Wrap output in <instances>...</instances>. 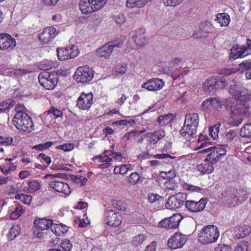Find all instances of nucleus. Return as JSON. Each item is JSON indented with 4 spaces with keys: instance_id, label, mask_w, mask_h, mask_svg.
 I'll return each mask as SVG.
<instances>
[{
    "instance_id": "1",
    "label": "nucleus",
    "mask_w": 251,
    "mask_h": 251,
    "mask_svg": "<svg viewBox=\"0 0 251 251\" xmlns=\"http://www.w3.org/2000/svg\"><path fill=\"white\" fill-rule=\"evenodd\" d=\"M18 105L15 108L17 113L12 120L13 124L20 131L31 132L34 126L31 118L22 110H18Z\"/></svg>"
},
{
    "instance_id": "2",
    "label": "nucleus",
    "mask_w": 251,
    "mask_h": 251,
    "mask_svg": "<svg viewBox=\"0 0 251 251\" xmlns=\"http://www.w3.org/2000/svg\"><path fill=\"white\" fill-rule=\"evenodd\" d=\"M199 124V117L197 113L187 114L185 116L184 124L180 134L183 137H192L197 132V127Z\"/></svg>"
},
{
    "instance_id": "3",
    "label": "nucleus",
    "mask_w": 251,
    "mask_h": 251,
    "mask_svg": "<svg viewBox=\"0 0 251 251\" xmlns=\"http://www.w3.org/2000/svg\"><path fill=\"white\" fill-rule=\"evenodd\" d=\"M237 102V104L231 106L230 108L233 120L230 122L229 124L235 126H238L242 123V118L237 117V119H235L233 117V116L239 115L247 117L250 115L248 104L247 103V101L238 100Z\"/></svg>"
},
{
    "instance_id": "4",
    "label": "nucleus",
    "mask_w": 251,
    "mask_h": 251,
    "mask_svg": "<svg viewBox=\"0 0 251 251\" xmlns=\"http://www.w3.org/2000/svg\"><path fill=\"white\" fill-rule=\"evenodd\" d=\"M219 236L217 227L214 225H208L203 227L201 231L198 241L203 244H207L216 241Z\"/></svg>"
},
{
    "instance_id": "5",
    "label": "nucleus",
    "mask_w": 251,
    "mask_h": 251,
    "mask_svg": "<svg viewBox=\"0 0 251 251\" xmlns=\"http://www.w3.org/2000/svg\"><path fill=\"white\" fill-rule=\"evenodd\" d=\"M227 84L224 77L210 76L203 82L202 88L205 92L214 93L218 90L225 88Z\"/></svg>"
},
{
    "instance_id": "6",
    "label": "nucleus",
    "mask_w": 251,
    "mask_h": 251,
    "mask_svg": "<svg viewBox=\"0 0 251 251\" xmlns=\"http://www.w3.org/2000/svg\"><path fill=\"white\" fill-rule=\"evenodd\" d=\"M230 85L229 92L235 99L238 101H247L251 99V95L249 94L248 90L238 83L235 79L232 80Z\"/></svg>"
},
{
    "instance_id": "7",
    "label": "nucleus",
    "mask_w": 251,
    "mask_h": 251,
    "mask_svg": "<svg viewBox=\"0 0 251 251\" xmlns=\"http://www.w3.org/2000/svg\"><path fill=\"white\" fill-rule=\"evenodd\" d=\"M40 84L47 90H52L56 86L58 77L55 74H50L47 71L40 73L38 75Z\"/></svg>"
},
{
    "instance_id": "8",
    "label": "nucleus",
    "mask_w": 251,
    "mask_h": 251,
    "mask_svg": "<svg viewBox=\"0 0 251 251\" xmlns=\"http://www.w3.org/2000/svg\"><path fill=\"white\" fill-rule=\"evenodd\" d=\"M246 45H236L231 48L229 55V59H235L238 58H242L251 54L248 51H251V40L250 39H246Z\"/></svg>"
},
{
    "instance_id": "9",
    "label": "nucleus",
    "mask_w": 251,
    "mask_h": 251,
    "mask_svg": "<svg viewBox=\"0 0 251 251\" xmlns=\"http://www.w3.org/2000/svg\"><path fill=\"white\" fill-rule=\"evenodd\" d=\"M74 78L82 83L90 82L94 77V72L88 66L78 67L74 75Z\"/></svg>"
},
{
    "instance_id": "10",
    "label": "nucleus",
    "mask_w": 251,
    "mask_h": 251,
    "mask_svg": "<svg viewBox=\"0 0 251 251\" xmlns=\"http://www.w3.org/2000/svg\"><path fill=\"white\" fill-rule=\"evenodd\" d=\"M183 219L179 213L174 214L173 216L163 219L158 223V227L166 228H176Z\"/></svg>"
},
{
    "instance_id": "11",
    "label": "nucleus",
    "mask_w": 251,
    "mask_h": 251,
    "mask_svg": "<svg viewBox=\"0 0 251 251\" xmlns=\"http://www.w3.org/2000/svg\"><path fill=\"white\" fill-rule=\"evenodd\" d=\"M186 198V195L182 193H179L175 196H172L168 199L166 206L167 208L171 209L179 208L183 205Z\"/></svg>"
},
{
    "instance_id": "12",
    "label": "nucleus",
    "mask_w": 251,
    "mask_h": 251,
    "mask_svg": "<svg viewBox=\"0 0 251 251\" xmlns=\"http://www.w3.org/2000/svg\"><path fill=\"white\" fill-rule=\"evenodd\" d=\"M105 222L111 226H118L122 222L121 215L113 210H107L105 212Z\"/></svg>"
},
{
    "instance_id": "13",
    "label": "nucleus",
    "mask_w": 251,
    "mask_h": 251,
    "mask_svg": "<svg viewBox=\"0 0 251 251\" xmlns=\"http://www.w3.org/2000/svg\"><path fill=\"white\" fill-rule=\"evenodd\" d=\"M187 240L186 236L181 233H176L174 236L168 241V246L172 249L182 248Z\"/></svg>"
},
{
    "instance_id": "14",
    "label": "nucleus",
    "mask_w": 251,
    "mask_h": 251,
    "mask_svg": "<svg viewBox=\"0 0 251 251\" xmlns=\"http://www.w3.org/2000/svg\"><path fill=\"white\" fill-rule=\"evenodd\" d=\"M15 39L8 34H0V50L10 51L16 46Z\"/></svg>"
},
{
    "instance_id": "15",
    "label": "nucleus",
    "mask_w": 251,
    "mask_h": 251,
    "mask_svg": "<svg viewBox=\"0 0 251 251\" xmlns=\"http://www.w3.org/2000/svg\"><path fill=\"white\" fill-rule=\"evenodd\" d=\"M207 201V198H201L198 201H187L185 202V206L190 211L198 212L204 209Z\"/></svg>"
},
{
    "instance_id": "16",
    "label": "nucleus",
    "mask_w": 251,
    "mask_h": 251,
    "mask_svg": "<svg viewBox=\"0 0 251 251\" xmlns=\"http://www.w3.org/2000/svg\"><path fill=\"white\" fill-rule=\"evenodd\" d=\"M93 100V95L92 93H82L77 99V105L82 110L88 109L92 105Z\"/></svg>"
},
{
    "instance_id": "17",
    "label": "nucleus",
    "mask_w": 251,
    "mask_h": 251,
    "mask_svg": "<svg viewBox=\"0 0 251 251\" xmlns=\"http://www.w3.org/2000/svg\"><path fill=\"white\" fill-rule=\"evenodd\" d=\"M58 33L56 29L53 26H49L45 28L44 31L39 35V40L44 44L49 43L51 39L53 38Z\"/></svg>"
},
{
    "instance_id": "18",
    "label": "nucleus",
    "mask_w": 251,
    "mask_h": 251,
    "mask_svg": "<svg viewBox=\"0 0 251 251\" xmlns=\"http://www.w3.org/2000/svg\"><path fill=\"white\" fill-rule=\"evenodd\" d=\"M49 186L56 191L65 195H69L71 192L70 187L68 184L56 179L50 182Z\"/></svg>"
},
{
    "instance_id": "19",
    "label": "nucleus",
    "mask_w": 251,
    "mask_h": 251,
    "mask_svg": "<svg viewBox=\"0 0 251 251\" xmlns=\"http://www.w3.org/2000/svg\"><path fill=\"white\" fill-rule=\"evenodd\" d=\"M222 106V102L218 98H210L203 101L201 104V109L205 111L210 107L218 109Z\"/></svg>"
},
{
    "instance_id": "20",
    "label": "nucleus",
    "mask_w": 251,
    "mask_h": 251,
    "mask_svg": "<svg viewBox=\"0 0 251 251\" xmlns=\"http://www.w3.org/2000/svg\"><path fill=\"white\" fill-rule=\"evenodd\" d=\"M164 85V82L159 78H152L143 83L142 87L150 91H157Z\"/></svg>"
},
{
    "instance_id": "21",
    "label": "nucleus",
    "mask_w": 251,
    "mask_h": 251,
    "mask_svg": "<svg viewBox=\"0 0 251 251\" xmlns=\"http://www.w3.org/2000/svg\"><path fill=\"white\" fill-rule=\"evenodd\" d=\"M92 0H81L79 1V9L82 13L87 14L91 13L93 12L98 11L99 9L97 6L95 7V5L93 4L94 2H92Z\"/></svg>"
},
{
    "instance_id": "22",
    "label": "nucleus",
    "mask_w": 251,
    "mask_h": 251,
    "mask_svg": "<svg viewBox=\"0 0 251 251\" xmlns=\"http://www.w3.org/2000/svg\"><path fill=\"white\" fill-rule=\"evenodd\" d=\"M251 232V227L246 225H241L235 227L234 237L236 239L244 238L249 235Z\"/></svg>"
},
{
    "instance_id": "23",
    "label": "nucleus",
    "mask_w": 251,
    "mask_h": 251,
    "mask_svg": "<svg viewBox=\"0 0 251 251\" xmlns=\"http://www.w3.org/2000/svg\"><path fill=\"white\" fill-rule=\"evenodd\" d=\"M75 48V46H73L71 48H59L57 49V55L58 59L60 60H66L71 58V50Z\"/></svg>"
},
{
    "instance_id": "24",
    "label": "nucleus",
    "mask_w": 251,
    "mask_h": 251,
    "mask_svg": "<svg viewBox=\"0 0 251 251\" xmlns=\"http://www.w3.org/2000/svg\"><path fill=\"white\" fill-rule=\"evenodd\" d=\"M52 220L43 218L41 219H35L34 222V225L37 227L41 230L49 229L52 226Z\"/></svg>"
},
{
    "instance_id": "25",
    "label": "nucleus",
    "mask_w": 251,
    "mask_h": 251,
    "mask_svg": "<svg viewBox=\"0 0 251 251\" xmlns=\"http://www.w3.org/2000/svg\"><path fill=\"white\" fill-rule=\"evenodd\" d=\"M112 46H110L108 44H106L103 47L97 50L96 53L100 57L108 58L112 51Z\"/></svg>"
},
{
    "instance_id": "26",
    "label": "nucleus",
    "mask_w": 251,
    "mask_h": 251,
    "mask_svg": "<svg viewBox=\"0 0 251 251\" xmlns=\"http://www.w3.org/2000/svg\"><path fill=\"white\" fill-rule=\"evenodd\" d=\"M144 29H140L138 33L133 36L135 43L140 47H143L147 42L146 36L144 34Z\"/></svg>"
},
{
    "instance_id": "27",
    "label": "nucleus",
    "mask_w": 251,
    "mask_h": 251,
    "mask_svg": "<svg viewBox=\"0 0 251 251\" xmlns=\"http://www.w3.org/2000/svg\"><path fill=\"white\" fill-rule=\"evenodd\" d=\"M197 168L202 175L209 174L214 170L213 164L209 162L198 165Z\"/></svg>"
},
{
    "instance_id": "28",
    "label": "nucleus",
    "mask_w": 251,
    "mask_h": 251,
    "mask_svg": "<svg viewBox=\"0 0 251 251\" xmlns=\"http://www.w3.org/2000/svg\"><path fill=\"white\" fill-rule=\"evenodd\" d=\"M151 0H127L126 6L127 8L144 7L145 5Z\"/></svg>"
},
{
    "instance_id": "29",
    "label": "nucleus",
    "mask_w": 251,
    "mask_h": 251,
    "mask_svg": "<svg viewBox=\"0 0 251 251\" xmlns=\"http://www.w3.org/2000/svg\"><path fill=\"white\" fill-rule=\"evenodd\" d=\"M215 20L220 23L221 26H226L228 25L230 22L229 15L226 13H218L216 16Z\"/></svg>"
},
{
    "instance_id": "30",
    "label": "nucleus",
    "mask_w": 251,
    "mask_h": 251,
    "mask_svg": "<svg viewBox=\"0 0 251 251\" xmlns=\"http://www.w3.org/2000/svg\"><path fill=\"white\" fill-rule=\"evenodd\" d=\"M165 135V131L160 129L158 131H155L151 134L150 136L149 144H156L159 140L162 139Z\"/></svg>"
},
{
    "instance_id": "31",
    "label": "nucleus",
    "mask_w": 251,
    "mask_h": 251,
    "mask_svg": "<svg viewBox=\"0 0 251 251\" xmlns=\"http://www.w3.org/2000/svg\"><path fill=\"white\" fill-rule=\"evenodd\" d=\"M50 228V232L52 233V235H50V237H52V243L55 244V242L56 243H57L58 238L57 235H60L61 234L60 225L56 224L53 225L52 223Z\"/></svg>"
},
{
    "instance_id": "32",
    "label": "nucleus",
    "mask_w": 251,
    "mask_h": 251,
    "mask_svg": "<svg viewBox=\"0 0 251 251\" xmlns=\"http://www.w3.org/2000/svg\"><path fill=\"white\" fill-rule=\"evenodd\" d=\"M240 69L243 71V70L248 71L245 75L248 79H251V60H246L239 65Z\"/></svg>"
},
{
    "instance_id": "33",
    "label": "nucleus",
    "mask_w": 251,
    "mask_h": 251,
    "mask_svg": "<svg viewBox=\"0 0 251 251\" xmlns=\"http://www.w3.org/2000/svg\"><path fill=\"white\" fill-rule=\"evenodd\" d=\"M173 119V114L170 113L161 115L158 117L157 122L161 126H164L169 123Z\"/></svg>"
},
{
    "instance_id": "34",
    "label": "nucleus",
    "mask_w": 251,
    "mask_h": 251,
    "mask_svg": "<svg viewBox=\"0 0 251 251\" xmlns=\"http://www.w3.org/2000/svg\"><path fill=\"white\" fill-rule=\"evenodd\" d=\"M221 123H218L209 128L210 135L213 139H217L219 137Z\"/></svg>"
},
{
    "instance_id": "35",
    "label": "nucleus",
    "mask_w": 251,
    "mask_h": 251,
    "mask_svg": "<svg viewBox=\"0 0 251 251\" xmlns=\"http://www.w3.org/2000/svg\"><path fill=\"white\" fill-rule=\"evenodd\" d=\"M220 160V157L214 150H212L205 159V162H210L212 164L216 163Z\"/></svg>"
},
{
    "instance_id": "36",
    "label": "nucleus",
    "mask_w": 251,
    "mask_h": 251,
    "mask_svg": "<svg viewBox=\"0 0 251 251\" xmlns=\"http://www.w3.org/2000/svg\"><path fill=\"white\" fill-rule=\"evenodd\" d=\"M240 135L244 138L251 137V123L246 124L241 128Z\"/></svg>"
},
{
    "instance_id": "37",
    "label": "nucleus",
    "mask_w": 251,
    "mask_h": 251,
    "mask_svg": "<svg viewBox=\"0 0 251 251\" xmlns=\"http://www.w3.org/2000/svg\"><path fill=\"white\" fill-rule=\"evenodd\" d=\"M126 39V37L125 36H121L119 38H117L111 41V45H109L110 46H112V49L115 47L120 48L123 45L124 42Z\"/></svg>"
},
{
    "instance_id": "38",
    "label": "nucleus",
    "mask_w": 251,
    "mask_h": 251,
    "mask_svg": "<svg viewBox=\"0 0 251 251\" xmlns=\"http://www.w3.org/2000/svg\"><path fill=\"white\" fill-rule=\"evenodd\" d=\"M19 230L20 227L18 225L12 226L8 234L10 240L14 239L19 234Z\"/></svg>"
},
{
    "instance_id": "39",
    "label": "nucleus",
    "mask_w": 251,
    "mask_h": 251,
    "mask_svg": "<svg viewBox=\"0 0 251 251\" xmlns=\"http://www.w3.org/2000/svg\"><path fill=\"white\" fill-rule=\"evenodd\" d=\"M16 200H20L25 204H29L31 201L32 197L24 194H16L15 197Z\"/></svg>"
},
{
    "instance_id": "40",
    "label": "nucleus",
    "mask_w": 251,
    "mask_h": 251,
    "mask_svg": "<svg viewBox=\"0 0 251 251\" xmlns=\"http://www.w3.org/2000/svg\"><path fill=\"white\" fill-rule=\"evenodd\" d=\"M146 236L143 234H139L137 236H135L132 241L133 245L138 246L141 245L146 240Z\"/></svg>"
},
{
    "instance_id": "41",
    "label": "nucleus",
    "mask_w": 251,
    "mask_h": 251,
    "mask_svg": "<svg viewBox=\"0 0 251 251\" xmlns=\"http://www.w3.org/2000/svg\"><path fill=\"white\" fill-rule=\"evenodd\" d=\"M249 243L243 240L240 242L235 248L233 251H248Z\"/></svg>"
},
{
    "instance_id": "42",
    "label": "nucleus",
    "mask_w": 251,
    "mask_h": 251,
    "mask_svg": "<svg viewBox=\"0 0 251 251\" xmlns=\"http://www.w3.org/2000/svg\"><path fill=\"white\" fill-rule=\"evenodd\" d=\"M67 179L73 180V181H76L78 179L80 180V186H83L87 181V178L85 177H83L81 176H77L74 175H68Z\"/></svg>"
},
{
    "instance_id": "43",
    "label": "nucleus",
    "mask_w": 251,
    "mask_h": 251,
    "mask_svg": "<svg viewBox=\"0 0 251 251\" xmlns=\"http://www.w3.org/2000/svg\"><path fill=\"white\" fill-rule=\"evenodd\" d=\"M24 212L25 210L21 206H17L10 214V218L14 220L17 219Z\"/></svg>"
},
{
    "instance_id": "44",
    "label": "nucleus",
    "mask_w": 251,
    "mask_h": 251,
    "mask_svg": "<svg viewBox=\"0 0 251 251\" xmlns=\"http://www.w3.org/2000/svg\"><path fill=\"white\" fill-rule=\"evenodd\" d=\"M46 112L47 113L48 115H52L54 117V118L55 119H56L59 117H61L63 115L62 112L60 110L55 108L54 107H51Z\"/></svg>"
},
{
    "instance_id": "45",
    "label": "nucleus",
    "mask_w": 251,
    "mask_h": 251,
    "mask_svg": "<svg viewBox=\"0 0 251 251\" xmlns=\"http://www.w3.org/2000/svg\"><path fill=\"white\" fill-rule=\"evenodd\" d=\"M72 246L73 245L71 242L69 240L66 239L61 243L60 247L62 250H58L60 251H70Z\"/></svg>"
},
{
    "instance_id": "46",
    "label": "nucleus",
    "mask_w": 251,
    "mask_h": 251,
    "mask_svg": "<svg viewBox=\"0 0 251 251\" xmlns=\"http://www.w3.org/2000/svg\"><path fill=\"white\" fill-rule=\"evenodd\" d=\"M52 144L53 143L51 142H47L44 144H41L36 145L33 148L41 151L43 150L47 149L48 148L50 147Z\"/></svg>"
},
{
    "instance_id": "47",
    "label": "nucleus",
    "mask_w": 251,
    "mask_h": 251,
    "mask_svg": "<svg viewBox=\"0 0 251 251\" xmlns=\"http://www.w3.org/2000/svg\"><path fill=\"white\" fill-rule=\"evenodd\" d=\"M29 187L33 191H35L40 189V184L39 182L35 180H30L28 182Z\"/></svg>"
},
{
    "instance_id": "48",
    "label": "nucleus",
    "mask_w": 251,
    "mask_h": 251,
    "mask_svg": "<svg viewBox=\"0 0 251 251\" xmlns=\"http://www.w3.org/2000/svg\"><path fill=\"white\" fill-rule=\"evenodd\" d=\"M13 142V138L11 137H3L0 136V145L9 146Z\"/></svg>"
},
{
    "instance_id": "49",
    "label": "nucleus",
    "mask_w": 251,
    "mask_h": 251,
    "mask_svg": "<svg viewBox=\"0 0 251 251\" xmlns=\"http://www.w3.org/2000/svg\"><path fill=\"white\" fill-rule=\"evenodd\" d=\"M74 148V144L72 143H67L58 146L56 149L63 150L64 151H70Z\"/></svg>"
},
{
    "instance_id": "50",
    "label": "nucleus",
    "mask_w": 251,
    "mask_h": 251,
    "mask_svg": "<svg viewBox=\"0 0 251 251\" xmlns=\"http://www.w3.org/2000/svg\"><path fill=\"white\" fill-rule=\"evenodd\" d=\"M140 178V177L138 173H133L129 176L128 180L131 183L136 184L139 181Z\"/></svg>"
},
{
    "instance_id": "51",
    "label": "nucleus",
    "mask_w": 251,
    "mask_h": 251,
    "mask_svg": "<svg viewBox=\"0 0 251 251\" xmlns=\"http://www.w3.org/2000/svg\"><path fill=\"white\" fill-rule=\"evenodd\" d=\"M237 135V132L234 130H230L226 134V139L228 140L229 142H231L233 139Z\"/></svg>"
},
{
    "instance_id": "52",
    "label": "nucleus",
    "mask_w": 251,
    "mask_h": 251,
    "mask_svg": "<svg viewBox=\"0 0 251 251\" xmlns=\"http://www.w3.org/2000/svg\"><path fill=\"white\" fill-rule=\"evenodd\" d=\"M66 176V174L64 173H58L56 174H48L45 176V178H50L51 180L55 179V177H58L59 178H65Z\"/></svg>"
},
{
    "instance_id": "53",
    "label": "nucleus",
    "mask_w": 251,
    "mask_h": 251,
    "mask_svg": "<svg viewBox=\"0 0 251 251\" xmlns=\"http://www.w3.org/2000/svg\"><path fill=\"white\" fill-rule=\"evenodd\" d=\"M113 205L120 210L125 211L126 209L125 204L120 201H114Z\"/></svg>"
},
{
    "instance_id": "54",
    "label": "nucleus",
    "mask_w": 251,
    "mask_h": 251,
    "mask_svg": "<svg viewBox=\"0 0 251 251\" xmlns=\"http://www.w3.org/2000/svg\"><path fill=\"white\" fill-rule=\"evenodd\" d=\"M91 1L94 2L93 4L95 5V7L97 6V8L100 10L106 4L107 0H92Z\"/></svg>"
},
{
    "instance_id": "55",
    "label": "nucleus",
    "mask_w": 251,
    "mask_h": 251,
    "mask_svg": "<svg viewBox=\"0 0 251 251\" xmlns=\"http://www.w3.org/2000/svg\"><path fill=\"white\" fill-rule=\"evenodd\" d=\"M139 131L135 130L129 132L125 134L123 138H125L126 140H129L130 138H133V137L139 136Z\"/></svg>"
},
{
    "instance_id": "56",
    "label": "nucleus",
    "mask_w": 251,
    "mask_h": 251,
    "mask_svg": "<svg viewBox=\"0 0 251 251\" xmlns=\"http://www.w3.org/2000/svg\"><path fill=\"white\" fill-rule=\"evenodd\" d=\"M98 158H99L101 162H106V163H109V162H111L112 159L111 158H110L108 156H107V155H105L104 156H101V155L94 156L93 158V160L94 161V160H95V159H97Z\"/></svg>"
},
{
    "instance_id": "57",
    "label": "nucleus",
    "mask_w": 251,
    "mask_h": 251,
    "mask_svg": "<svg viewBox=\"0 0 251 251\" xmlns=\"http://www.w3.org/2000/svg\"><path fill=\"white\" fill-rule=\"evenodd\" d=\"M182 187L184 189L190 191H197L201 189L200 187H197L193 185H190L187 183H184L182 184Z\"/></svg>"
},
{
    "instance_id": "58",
    "label": "nucleus",
    "mask_w": 251,
    "mask_h": 251,
    "mask_svg": "<svg viewBox=\"0 0 251 251\" xmlns=\"http://www.w3.org/2000/svg\"><path fill=\"white\" fill-rule=\"evenodd\" d=\"M215 251H231V249L228 245L220 244L215 249Z\"/></svg>"
},
{
    "instance_id": "59",
    "label": "nucleus",
    "mask_w": 251,
    "mask_h": 251,
    "mask_svg": "<svg viewBox=\"0 0 251 251\" xmlns=\"http://www.w3.org/2000/svg\"><path fill=\"white\" fill-rule=\"evenodd\" d=\"M183 0H167L165 3L167 6H176L181 3Z\"/></svg>"
},
{
    "instance_id": "60",
    "label": "nucleus",
    "mask_w": 251,
    "mask_h": 251,
    "mask_svg": "<svg viewBox=\"0 0 251 251\" xmlns=\"http://www.w3.org/2000/svg\"><path fill=\"white\" fill-rule=\"evenodd\" d=\"M212 150H214L217 153L218 155L220 158L221 156L226 155V149L223 148H217L215 147H212Z\"/></svg>"
},
{
    "instance_id": "61",
    "label": "nucleus",
    "mask_w": 251,
    "mask_h": 251,
    "mask_svg": "<svg viewBox=\"0 0 251 251\" xmlns=\"http://www.w3.org/2000/svg\"><path fill=\"white\" fill-rule=\"evenodd\" d=\"M115 22L120 25L123 24L126 21V18L123 14H120L114 17Z\"/></svg>"
},
{
    "instance_id": "62",
    "label": "nucleus",
    "mask_w": 251,
    "mask_h": 251,
    "mask_svg": "<svg viewBox=\"0 0 251 251\" xmlns=\"http://www.w3.org/2000/svg\"><path fill=\"white\" fill-rule=\"evenodd\" d=\"M161 197L158 194H150L148 195V199L150 202L151 203L155 202L156 201L158 200Z\"/></svg>"
},
{
    "instance_id": "63",
    "label": "nucleus",
    "mask_w": 251,
    "mask_h": 251,
    "mask_svg": "<svg viewBox=\"0 0 251 251\" xmlns=\"http://www.w3.org/2000/svg\"><path fill=\"white\" fill-rule=\"evenodd\" d=\"M156 247V242L153 241L147 246L144 251H155Z\"/></svg>"
},
{
    "instance_id": "64",
    "label": "nucleus",
    "mask_w": 251,
    "mask_h": 251,
    "mask_svg": "<svg viewBox=\"0 0 251 251\" xmlns=\"http://www.w3.org/2000/svg\"><path fill=\"white\" fill-rule=\"evenodd\" d=\"M9 110L7 101H3L0 103V112H5Z\"/></svg>"
}]
</instances>
